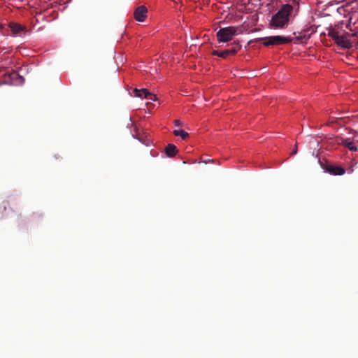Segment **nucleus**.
Masks as SVG:
<instances>
[{"label":"nucleus","mask_w":358,"mask_h":358,"mask_svg":"<svg viewBox=\"0 0 358 358\" xmlns=\"http://www.w3.org/2000/svg\"><path fill=\"white\" fill-rule=\"evenodd\" d=\"M293 8L290 4H283L278 13L271 17L269 25L273 29H283L287 26L288 18L292 15Z\"/></svg>","instance_id":"nucleus-1"},{"label":"nucleus","mask_w":358,"mask_h":358,"mask_svg":"<svg viewBox=\"0 0 358 358\" xmlns=\"http://www.w3.org/2000/svg\"><path fill=\"white\" fill-rule=\"evenodd\" d=\"M257 41L262 43L264 46H273L281 44H288L292 41V39L282 36H271L264 38H258Z\"/></svg>","instance_id":"nucleus-2"},{"label":"nucleus","mask_w":358,"mask_h":358,"mask_svg":"<svg viewBox=\"0 0 358 358\" xmlns=\"http://www.w3.org/2000/svg\"><path fill=\"white\" fill-rule=\"evenodd\" d=\"M237 34L238 28L235 27H227L219 29L217 34H215V36H217V41L227 43L231 41Z\"/></svg>","instance_id":"nucleus-3"},{"label":"nucleus","mask_w":358,"mask_h":358,"mask_svg":"<svg viewBox=\"0 0 358 358\" xmlns=\"http://www.w3.org/2000/svg\"><path fill=\"white\" fill-rule=\"evenodd\" d=\"M58 6H59V3H57V1H55V2L52 3L51 4H50V6L45 7V8H42L40 9L39 11H36V16H40V15H43V18H42L43 20H45L49 22L54 19H57L59 14H57V12H56V11H52L48 15H45V14L48 13V10H50V8H57V7H58Z\"/></svg>","instance_id":"nucleus-4"},{"label":"nucleus","mask_w":358,"mask_h":358,"mask_svg":"<svg viewBox=\"0 0 358 358\" xmlns=\"http://www.w3.org/2000/svg\"><path fill=\"white\" fill-rule=\"evenodd\" d=\"M148 9L144 5L136 8L134 11V18L138 22H143L147 18Z\"/></svg>","instance_id":"nucleus-5"},{"label":"nucleus","mask_w":358,"mask_h":358,"mask_svg":"<svg viewBox=\"0 0 358 358\" xmlns=\"http://www.w3.org/2000/svg\"><path fill=\"white\" fill-rule=\"evenodd\" d=\"M134 94H135V96L137 97L143 98L150 101H156L157 99L156 95L150 93L146 89H135L134 90Z\"/></svg>","instance_id":"nucleus-6"},{"label":"nucleus","mask_w":358,"mask_h":358,"mask_svg":"<svg viewBox=\"0 0 358 358\" xmlns=\"http://www.w3.org/2000/svg\"><path fill=\"white\" fill-rule=\"evenodd\" d=\"M8 78V83L11 85H21L24 82V79L22 76H20L16 71H13L8 74L6 75Z\"/></svg>","instance_id":"nucleus-7"},{"label":"nucleus","mask_w":358,"mask_h":358,"mask_svg":"<svg viewBox=\"0 0 358 358\" xmlns=\"http://www.w3.org/2000/svg\"><path fill=\"white\" fill-rule=\"evenodd\" d=\"M325 171L333 176H342L345 173L343 168L331 164H328L325 166Z\"/></svg>","instance_id":"nucleus-8"},{"label":"nucleus","mask_w":358,"mask_h":358,"mask_svg":"<svg viewBox=\"0 0 358 358\" xmlns=\"http://www.w3.org/2000/svg\"><path fill=\"white\" fill-rule=\"evenodd\" d=\"M334 41L337 45L344 49H350L352 48V43L350 40L347 39L345 36L342 38H336Z\"/></svg>","instance_id":"nucleus-9"},{"label":"nucleus","mask_w":358,"mask_h":358,"mask_svg":"<svg viewBox=\"0 0 358 358\" xmlns=\"http://www.w3.org/2000/svg\"><path fill=\"white\" fill-rule=\"evenodd\" d=\"M9 28L13 31V35H19L25 30V27L22 26L20 24L10 23L9 24Z\"/></svg>","instance_id":"nucleus-10"},{"label":"nucleus","mask_w":358,"mask_h":358,"mask_svg":"<svg viewBox=\"0 0 358 358\" xmlns=\"http://www.w3.org/2000/svg\"><path fill=\"white\" fill-rule=\"evenodd\" d=\"M178 152L176 146L173 144H168L166 148H165V153L168 157H173L176 155V153Z\"/></svg>","instance_id":"nucleus-11"},{"label":"nucleus","mask_w":358,"mask_h":358,"mask_svg":"<svg viewBox=\"0 0 358 358\" xmlns=\"http://www.w3.org/2000/svg\"><path fill=\"white\" fill-rule=\"evenodd\" d=\"M213 55L214 56H217V57H222V58H227V57H229V55H233L232 53L227 51V50H224L222 52H218L217 50H213V52H212Z\"/></svg>","instance_id":"nucleus-12"},{"label":"nucleus","mask_w":358,"mask_h":358,"mask_svg":"<svg viewBox=\"0 0 358 358\" xmlns=\"http://www.w3.org/2000/svg\"><path fill=\"white\" fill-rule=\"evenodd\" d=\"M232 45H233L232 48H231L230 49L226 50L225 51H227V52L233 54V55H234L236 52H238V51L240 50L241 45L238 42H234Z\"/></svg>","instance_id":"nucleus-13"},{"label":"nucleus","mask_w":358,"mask_h":358,"mask_svg":"<svg viewBox=\"0 0 358 358\" xmlns=\"http://www.w3.org/2000/svg\"><path fill=\"white\" fill-rule=\"evenodd\" d=\"M173 134L176 135V136L181 137L182 140H185L186 138L188 137V133L184 130H175L173 131Z\"/></svg>","instance_id":"nucleus-14"},{"label":"nucleus","mask_w":358,"mask_h":358,"mask_svg":"<svg viewBox=\"0 0 358 358\" xmlns=\"http://www.w3.org/2000/svg\"><path fill=\"white\" fill-rule=\"evenodd\" d=\"M344 145L346 146V148H349L350 150H352V151H357V148L354 146L351 142L348 141V140H345L344 141V143H343Z\"/></svg>","instance_id":"nucleus-15"},{"label":"nucleus","mask_w":358,"mask_h":358,"mask_svg":"<svg viewBox=\"0 0 358 358\" xmlns=\"http://www.w3.org/2000/svg\"><path fill=\"white\" fill-rule=\"evenodd\" d=\"M329 36L330 37H331L332 40H334L336 38H342L345 36L344 35H340L339 33H338V31H330Z\"/></svg>","instance_id":"nucleus-16"},{"label":"nucleus","mask_w":358,"mask_h":358,"mask_svg":"<svg viewBox=\"0 0 358 358\" xmlns=\"http://www.w3.org/2000/svg\"><path fill=\"white\" fill-rule=\"evenodd\" d=\"M17 223L18 226H22L24 224V221L21 219V215H18V219H17Z\"/></svg>","instance_id":"nucleus-17"},{"label":"nucleus","mask_w":358,"mask_h":358,"mask_svg":"<svg viewBox=\"0 0 358 358\" xmlns=\"http://www.w3.org/2000/svg\"><path fill=\"white\" fill-rule=\"evenodd\" d=\"M174 126H176V127L181 126V122H180L179 120H174Z\"/></svg>","instance_id":"nucleus-18"},{"label":"nucleus","mask_w":358,"mask_h":358,"mask_svg":"<svg viewBox=\"0 0 358 358\" xmlns=\"http://www.w3.org/2000/svg\"><path fill=\"white\" fill-rule=\"evenodd\" d=\"M296 152H297V147H296V145H294V148L292 149L291 155H294L296 154Z\"/></svg>","instance_id":"nucleus-19"},{"label":"nucleus","mask_w":358,"mask_h":358,"mask_svg":"<svg viewBox=\"0 0 358 358\" xmlns=\"http://www.w3.org/2000/svg\"><path fill=\"white\" fill-rule=\"evenodd\" d=\"M351 36H355L358 38V33H353L352 34H351Z\"/></svg>","instance_id":"nucleus-20"},{"label":"nucleus","mask_w":358,"mask_h":358,"mask_svg":"<svg viewBox=\"0 0 358 358\" xmlns=\"http://www.w3.org/2000/svg\"><path fill=\"white\" fill-rule=\"evenodd\" d=\"M37 22H38V18L36 17V19H34V24H36ZM34 24V26H35Z\"/></svg>","instance_id":"nucleus-21"},{"label":"nucleus","mask_w":358,"mask_h":358,"mask_svg":"<svg viewBox=\"0 0 358 358\" xmlns=\"http://www.w3.org/2000/svg\"><path fill=\"white\" fill-rule=\"evenodd\" d=\"M3 210H6V204H4V206H3Z\"/></svg>","instance_id":"nucleus-22"},{"label":"nucleus","mask_w":358,"mask_h":358,"mask_svg":"<svg viewBox=\"0 0 358 358\" xmlns=\"http://www.w3.org/2000/svg\"><path fill=\"white\" fill-rule=\"evenodd\" d=\"M41 30V28H38V29H36V31H39Z\"/></svg>","instance_id":"nucleus-23"},{"label":"nucleus","mask_w":358,"mask_h":358,"mask_svg":"<svg viewBox=\"0 0 358 358\" xmlns=\"http://www.w3.org/2000/svg\"><path fill=\"white\" fill-rule=\"evenodd\" d=\"M2 25L0 24V30L2 29Z\"/></svg>","instance_id":"nucleus-24"},{"label":"nucleus","mask_w":358,"mask_h":358,"mask_svg":"<svg viewBox=\"0 0 358 358\" xmlns=\"http://www.w3.org/2000/svg\"><path fill=\"white\" fill-rule=\"evenodd\" d=\"M357 45H358V41H357Z\"/></svg>","instance_id":"nucleus-25"}]
</instances>
